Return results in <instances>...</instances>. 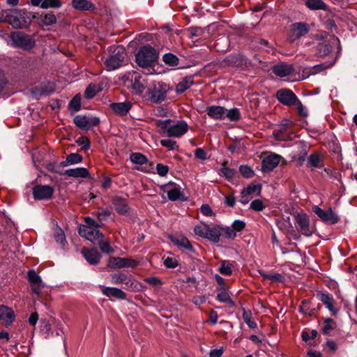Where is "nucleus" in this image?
<instances>
[{
    "label": "nucleus",
    "mask_w": 357,
    "mask_h": 357,
    "mask_svg": "<svg viewBox=\"0 0 357 357\" xmlns=\"http://www.w3.org/2000/svg\"><path fill=\"white\" fill-rule=\"evenodd\" d=\"M296 225L298 230L305 236H310L313 231L310 227V220L305 213L298 214L295 218Z\"/></svg>",
    "instance_id": "obj_14"
},
{
    "label": "nucleus",
    "mask_w": 357,
    "mask_h": 357,
    "mask_svg": "<svg viewBox=\"0 0 357 357\" xmlns=\"http://www.w3.org/2000/svg\"><path fill=\"white\" fill-rule=\"evenodd\" d=\"M194 84L193 77L191 76H187L182 79V80L178 82L176 86L175 91L176 93L181 94L185 92L187 89L190 88Z\"/></svg>",
    "instance_id": "obj_29"
},
{
    "label": "nucleus",
    "mask_w": 357,
    "mask_h": 357,
    "mask_svg": "<svg viewBox=\"0 0 357 357\" xmlns=\"http://www.w3.org/2000/svg\"><path fill=\"white\" fill-rule=\"evenodd\" d=\"M225 117H227L231 121H238L241 119V114L239 109L237 108H233L227 112L226 111Z\"/></svg>",
    "instance_id": "obj_46"
},
{
    "label": "nucleus",
    "mask_w": 357,
    "mask_h": 357,
    "mask_svg": "<svg viewBox=\"0 0 357 357\" xmlns=\"http://www.w3.org/2000/svg\"><path fill=\"white\" fill-rule=\"evenodd\" d=\"M167 197L171 201H176L180 199L181 192L178 188H174L167 191Z\"/></svg>",
    "instance_id": "obj_50"
},
{
    "label": "nucleus",
    "mask_w": 357,
    "mask_h": 357,
    "mask_svg": "<svg viewBox=\"0 0 357 357\" xmlns=\"http://www.w3.org/2000/svg\"><path fill=\"white\" fill-rule=\"evenodd\" d=\"M102 293L107 297H114L117 299L125 300L126 294L120 289L115 287H100Z\"/></svg>",
    "instance_id": "obj_22"
},
{
    "label": "nucleus",
    "mask_w": 357,
    "mask_h": 357,
    "mask_svg": "<svg viewBox=\"0 0 357 357\" xmlns=\"http://www.w3.org/2000/svg\"><path fill=\"white\" fill-rule=\"evenodd\" d=\"M9 24L13 29H26L30 22L22 15V10L19 9H7L0 12V23Z\"/></svg>",
    "instance_id": "obj_1"
},
{
    "label": "nucleus",
    "mask_w": 357,
    "mask_h": 357,
    "mask_svg": "<svg viewBox=\"0 0 357 357\" xmlns=\"http://www.w3.org/2000/svg\"><path fill=\"white\" fill-rule=\"evenodd\" d=\"M275 97L280 103L289 107L294 106L298 100L296 95L289 89H279L276 92Z\"/></svg>",
    "instance_id": "obj_11"
},
{
    "label": "nucleus",
    "mask_w": 357,
    "mask_h": 357,
    "mask_svg": "<svg viewBox=\"0 0 357 357\" xmlns=\"http://www.w3.org/2000/svg\"><path fill=\"white\" fill-rule=\"evenodd\" d=\"M112 204L116 211L120 215H126L129 212V206L126 199L120 197H114Z\"/></svg>",
    "instance_id": "obj_26"
},
{
    "label": "nucleus",
    "mask_w": 357,
    "mask_h": 357,
    "mask_svg": "<svg viewBox=\"0 0 357 357\" xmlns=\"http://www.w3.org/2000/svg\"><path fill=\"white\" fill-rule=\"evenodd\" d=\"M82 253L86 260L90 264H97L100 259L101 255L98 252L96 248H83L82 249Z\"/></svg>",
    "instance_id": "obj_21"
},
{
    "label": "nucleus",
    "mask_w": 357,
    "mask_h": 357,
    "mask_svg": "<svg viewBox=\"0 0 357 357\" xmlns=\"http://www.w3.org/2000/svg\"><path fill=\"white\" fill-rule=\"evenodd\" d=\"M222 234V227L213 225L211 227H209L208 231L207 232L206 239L210 241L217 243L220 241V237Z\"/></svg>",
    "instance_id": "obj_28"
},
{
    "label": "nucleus",
    "mask_w": 357,
    "mask_h": 357,
    "mask_svg": "<svg viewBox=\"0 0 357 357\" xmlns=\"http://www.w3.org/2000/svg\"><path fill=\"white\" fill-rule=\"evenodd\" d=\"M73 122L75 126L79 128L89 129L91 126H97L100 123L98 117L88 118L86 116L77 115Z\"/></svg>",
    "instance_id": "obj_16"
},
{
    "label": "nucleus",
    "mask_w": 357,
    "mask_h": 357,
    "mask_svg": "<svg viewBox=\"0 0 357 357\" xmlns=\"http://www.w3.org/2000/svg\"><path fill=\"white\" fill-rule=\"evenodd\" d=\"M54 91V85L51 82H47L41 86L39 93L40 95L47 96Z\"/></svg>",
    "instance_id": "obj_47"
},
{
    "label": "nucleus",
    "mask_w": 357,
    "mask_h": 357,
    "mask_svg": "<svg viewBox=\"0 0 357 357\" xmlns=\"http://www.w3.org/2000/svg\"><path fill=\"white\" fill-rule=\"evenodd\" d=\"M162 61L167 65L170 66H176L178 64L179 59L176 55L172 53H167L163 55Z\"/></svg>",
    "instance_id": "obj_42"
},
{
    "label": "nucleus",
    "mask_w": 357,
    "mask_h": 357,
    "mask_svg": "<svg viewBox=\"0 0 357 357\" xmlns=\"http://www.w3.org/2000/svg\"><path fill=\"white\" fill-rule=\"evenodd\" d=\"M172 242L178 248H184L191 253H195V249L188 239L184 236H179L178 237L171 238Z\"/></svg>",
    "instance_id": "obj_23"
},
{
    "label": "nucleus",
    "mask_w": 357,
    "mask_h": 357,
    "mask_svg": "<svg viewBox=\"0 0 357 357\" xmlns=\"http://www.w3.org/2000/svg\"><path fill=\"white\" fill-rule=\"evenodd\" d=\"M266 207L264 202L259 199L253 200L250 205V208L257 212L263 211Z\"/></svg>",
    "instance_id": "obj_48"
},
{
    "label": "nucleus",
    "mask_w": 357,
    "mask_h": 357,
    "mask_svg": "<svg viewBox=\"0 0 357 357\" xmlns=\"http://www.w3.org/2000/svg\"><path fill=\"white\" fill-rule=\"evenodd\" d=\"M169 167L167 166V165H165L163 164H161V163H158L156 165V170H157V173L160 176H165L167 174L168 172H169Z\"/></svg>",
    "instance_id": "obj_63"
},
{
    "label": "nucleus",
    "mask_w": 357,
    "mask_h": 357,
    "mask_svg": "<svg viewBox=\"0 0 357 357\" xmlns=\"http://www.w3.org/2000/svg\"><path fill=\"white\" fill-rule=\"evenodd\" d=\"M317 331L316 330H312L310 333L307 331H303L301 334L302 340L305 342H307L310 340H313L317 336Z\"/></svg>",
    "instance_id": "obj_59"
},
{
    "label": "nucleus",
    "mask_w": 357,
    "mask_h": 357,
    "mask_svg": "<svg viewBox=\"0 0 357 357\" xmlns=\"http://www.w3.org/2000/svg\"><path fill=\"white\" fill-rule=\"evenodd\" d=\"M171 120L167 119L160 121L158 126L161 128L163 132L166 133L168 137H179L187 132L188 126L184 121H177L174 125H170Z\"/></svg>",
    "instance_id": "obj_4"
},
{
    "label": "nucleus",
    "mask_w": 357,
    "mask_h": 357,
    "mask_svg": "<svg viewBox=\"0 0 357 357\" xmlns=\"http://www.w3.org/2000/svg\"><path fill=\"white\" fill-rule=\"evenodd\" d=\"M76 143L79 146H82L81 150L84 151H88L91 147V142L88 137L81 136L76 139Z\"/></svg>",
    "instance_id": "obj_44"
},
{
    "label": "nucleus",
    "mask_w": 357,
    "mask_h": 357,
    "mask_svg": "<svg viewBox=\"0 0 357 357\" xmlns=\"http://www.w3.org/2000/svg\"><path fill=\"white\" fill-rule=\"evenodd\" d=\"M335 42L340 44V40L338 38L335 36H333L331 39L330 43H320L317 47V52L319 56H326L328 55L332 51V46L331 43H334Z\"/></svg>",
    "instance_id": "obj_27"
},
{
    "label": "nucleus",
    "mask_w": 357,
    "mask_h": 357,
    "mask_svg": "<svg viewBox=\"0 0 357 357\" xmlns=\"http://www.w3.org/2000/svg\"><path fill=\"white\" fill-rule=\"evenodd\" d=\"M231 227L233 228L235 233L236 231H241L245 229V223L242 220H235L232 223Z\"/></svg>",
    "instance_id": "obj_64"
},
{
    "label": "nucleus",
    "mask_w": 357,
    "mask_h": 357,
    "mask_svg": "<svg viewBox=\"0 0 357 357\" xmlns=\"http://www.w3.org/2000/svg\"><path fill=\"white\" fill-rule=\"evenodd\" d=\"M72 5L79 10H91L95 8L94 5L87 0H72Z\"/></svg>",
    "instance_id": "obj_32"
},
{
    "label": "nucleus",
    "mask_w": 357,
    "mask_h": 357,
    "mask_svg": "<svg viewBox=\"0 0 357 357\" xmlns=\"http://www.w3.org/2000/svg\"><path fill=\"white\" fill-rule=\"evenodd\" d=\"M310 31V26L305 22H295L290 25L287 40L293 43Z\"/></svg>",
    "instance_id": "obj_8"
},
{
    "label": "nucleus",
    "mask_w": 357,
    "mask_h": 357,
    "mask_svg": "<svg viewBox=\"0 0 357 357\" xmlns=\"http://www.w3.org/2000/svg\"><path fill=\"white\" fill-rule=\"evenodd\" d=\"M281 156L276 153H271L262 160L261 170L264 172H272L280 163Z\"/></svg>",
    "instance_id": "obj_15"
},
{
    "label": "nucleus",
    "mask_w": 357,
    "mask_h": 357,
    "mask_svg": "<svg viewBox=\"0 0 357 357\" xmlns=\"http://www.w3.org/2000/svg\"><path fill=\"white\" fill-rule=\"evenodd\" d=\"M144 281L153 287H158L162 284V280L158 277L145 278Z\"/></svg>",
    "instance_id": "obj_56"
},
{
    "label": "nucleus",
    "mask_w": 357,
    "mask_h": 357,
    "mask_svg": "<svg viewBox=\"0 0 357 357\" xmlns=\"http://www.w3.org/2000/svg\"><path fill=\"white\" fill-rule=\"evenodd\" d=\"M65 175L73 178H87L89 176V172L86 168L77 167L74 169H69L66 170Z\"/></svg>",
    "instance_id": "obj_30"
},
{
    "label": "nucleus",
    "mask_w": 357,
    "mask_h": 357,
    "mask_svg": "<svg viewBox=\"0 0 357 357\" xmlns=\"http://www.w3.org/2000/svg\"><path fill=\"white\" fill-rule=\"evenodd\" d=\"M160 144L162 146L167 148L169 150H174L178 148L176 142L169 139L160 140Z\"/></svg>",
    "instance_id": "obj_55"
},
{
    "label": "nucleus",
    "mask_w": 357,
    "mask_h": 357,
    "mask_svg": "<svg viewBox=\"0 0 357 357\" xmlns=\"http://www.w3.org/2000/svg\"><path fill=\"white\" fill-rule=\"evenodd\" d=\"M10 38L15 47L21 48L29 51L36 45V40L33 36L21 31H13L10 33Z\"/></svg>",
    "instance_id": "obj_5"
},
{
    "label": "nucleus",
    "mask_w": 357,
    "mask_h": 357,
    "mask_svg": "<svg viewBox=\"0 0 357 357\" xmlns=\"http://www.w3.org/2000/svg\"><path fill=\"white\" fill-rule=\"evenodd\" d=\"M164 265L166 268H174L178 265V262L176 259L167 257L164 259Z\"/></svg>",
    "instance_id": "obj_62"
},
{
    "label": "nucleus",
    "mask_w": 357,
    "mask_h": 357,
    "mask_svg": "<svg viewBox=\"0 0 357 357\" xmlns=\"http://www.w3.org/2000/svg\"><path fill=\"white\" fill-rule=\"evenodd\" d=\"M221 174L226 177V178L231 180L233 178L235 174V171L232 169H230L226 166V162L222 164V168L220 169Z\"/></svg>",
    "instance_id": "obj_51"
},
{
    "label": "nucleus",
    "mask_w": 357,
    "mask_h": 357,
    "mask_svg": "<svg viewBox=\"0 0 357 357\" xmlns=\"http://www.w3.org/2000/svg\"><path fill=\"white\" fill-rule=\"evenodd\" d=\"M62 2L60 0H43L40 7L42 8H60Z\"/></svg>",
    "instance_id": "obj_45"
},
{
    "label": "nucleus",
    "mask_w": 357,
    "mask_h": 357,
    "mask_svg": "<svg viewBox=\"0 0 357 357\" xmlns=\"http://www.w3.org/2000/svg\"><path fill=\"white\" fill-rule=\"evenodd\" d=\"M222 234L227 238L234 239L236 234L234 231L233 228H230L229 227H222Z\"/></svg>",
    "instance_id": "obj_61"
},
{
    "label": "nucleus",
    "mask_w": 357,
    "mask_h": 357,
    "mask_svg": "<svg viewBox=\"0 0 357 357\" xmlns=\"http://www.w3.org/2000/svg\"><path fill=\"white\" fill-rule=\"evenodd\" d=\"M170 87L168 84L162 82H155L151 88L149 89V99L155 104L164 101L167 97Z\"/></svg>",
    "instance_id": "obj_7"
},
{
    "label": "nucleus",
    "mask_w": 357,
    "mask_h": 357,
    "mask_svg": "<svg viewBox=\"0 0 357 357\" xmlns=\"http://www.w3.org/2000/svg\"><path fill=\"white\" fill-rule=\"evenodd\" d=\"M312 209L313 212L320 220L326 224L334 225L340 221V217L332 208H329L328 210H323L318 206H315Z\"/></svg>",
    "instance_id": "obj_9"
},
{
    "label": "nucleus",
    "mask_w": 357,
    "mask_h": 357,
    "mask_svg": "<svg viewBox=\"0 0 357 357\" xmlns=\"http://www.w3.org/2000/svg\"><path fill=\"white\" fill-rule=\"evenodd\" d=\"M273 73L280 77L290 75L294 73V67L292 65L287 63H280L273 67Z\"/></svg>",
    "instance_id": "obj_24"
},
{
    "label": "nucleus",
    "mask_w": 357,
    "mask_h": 357,
    "mask_svg": "<svg viewBox=\"0 0 357 357\" xmlns=\"http://www.w3.org/2000/svg\"><path fill=\"white\" fill-rule=\"evenodd\" d=\"M130 160L134 164L139 165L149 164V167L151 166V162H150L147 157L142 153H132L130 155Z\"/></svg>",
    "instance_id": "obj_33"
},
{
    "label": "nucleus",
    "mask_w": 357,
    "mask_h": 357,
    "mask_svg": "<svg viewBox=\"0 0 357 357\" xmlns=\"http://www.w3.org/2000/svg\"><path fill=\"white\" fill-rule=\"evenodd\" d=\"M234 265L229 261L222 260L220 262V266L218 268L220 273L224 275L229 276L233 273Z\"/></svg>",
    "instance_id": "obj_36"
},
{
    "label": "nucleus",
    "mask_w": 357,
    "mask_h": 357,
    "mask_svg": "<svg viewBox=\"0 0 357 357\" xmlns=\"http://www.w3.org/2000/svg\"><path fill=\"white\" fill-rule=\"evenodd\" d=\"M40 22L43 25L50 26L56 22V17L52 13L40 15Z\"/></svg>",
    "instance_id": "obj_41"
},
{
    "label": "nucleus",
    "mask_w": 357,
    "mask_h": 357,
    "mask_svg": "<svg viewBox=\"0 0 357 357\" xmlns=\"http://www.w3.org/2000/svg\"><path fill=\"white\" fill-rule=\"evenodd\" d=\"M158 59V52L151 45H144L135 54V62L143 68H149Z\"/></svg>",
    "instance_id": "obj_3"
},
{
    "label": "nucleus",
    "mask_w": 357,
    "mask_h": 357,
    "mask_svg": "<svg viewBox=\"0 0 357 357\" xmlns=\"http://www.w3.org/2000/svg\"><path fill=\"white\" fill-rule=\"evenodd\" d=\"M294 105L296 106V109L297 111L298 114L300 116L306 117L307 116V113L305 110V107L302 104V102L299 100L298 98V100L296 101V103H295Z\"/></svg>",
    "instance_id": "obj_58"
},
{
    "label": "nucleus",
    "mask_w": 357,
    "mask_h": 357,
    "mask_svg": "<svg viewBox=\"0 0 357 357\" xmlns=\"http://www.w3.org/2000/svg\"><path fill=\"white\" fill-rule=\"evenodd\" d=\"M97 229L92 228L91 227H80L79 234L86 239L95 243L104 238L102 233Z\"/></svg>",
    "instance_id": "obj_13"
},
{
    "label": "nucleus",
    "mask_w": 357,
    "mask_h": 357,
    "mask_svg": "<svg viewBox=\"0 0 357 357\" xmlns=\"http://www.w3.org/2000/svg\"><path fill=\"white\" fill-rule=\"evenodd\" d=\"M82 160L83 158L80 154L77 153H70L67 155L66 161L62 162V165L67 166L69 165L79 163Z\"/></svg>",
    "instance_id": "obj_37"
},
{
    "label": "nucleus",
    "mask_w": 357,
    "mask_h": 357,
    "mask_svg": "<svg viewBox=\"0 0 357 357\" xmlns=\"http://www.w3.org/2000/svg\"><path fill=\"white\" fill-rule=\"evenodd\" d=\"M126 52L123 46H117L114 48L113 54L105 61L107 70H114L122 66L126 62Z\"/></svg>",
    "instance_id": "obj_6"
},
{
    "label": "nucleus",
    "mask_w": 357,
    "mask_h": 357,
    "mask_svg": "<svg viewBox=\"0 0 357 357\" xmlns=\"http://www.w3.org/2000/svg\"><path fill=\"white\" fill-rule=\"evenodd\" d=\"M239 172L245 178H251L254 176V171L247 165H241L239 167Z\"/></svg>",
    "instance_id": "obj_54"
},
{
    "label": "nucleus",
    "mask_w": 357,
    "mask_h": 357,
    "mask_svg": "<svg viewBox=\"0 0 357 357\" xmlns=\"http://www.w3.org/2000/svg\"><path fill=\"white\" fill-rule=\"evenodd\" d=\"M317 297L331 312L333 315L337 314V309L335 307V300L332 296L321 291H318Z\"/></svg>",
    "instance_id": "obj_19"
},
{
    "label": "nucleus",
    "mask_w": 357,
    "mask_h": 357,
    "mask_svg": "<svg viewBox=\"0 0 357 357\" xmlns=\"http://www.w3.org/2000/svg\"><path fill=\"white\" fill-rule=\"evenodd\" d=\"M54 191V188L50 185H37L33 188V196L36 200L50 199Z\"/></svg>",
    "instance_id": "obj_12"
},
{
    "label": "nucleus",
    "mask_w": 357,
    "mask_h": 357,
    "mask_svg": "<svg viewBox=\"0 0 357 357\" xmlns=\"http://www.w3.org/2000/svg\"><path fill=\"white\" fill-rule=\"evenodd\" d=\"M227 109L222 106L213 105L206 108V112L208 116L215 120L223 119L225 117Z\"/></svg>",
    "instance_id": "obj_25"
},
{
    "label": "nucleus",
    "mask_w": 357,
    "mask_h": 357,
    "mask_svg": "<svg viewBox=\"0 0 357 357\" xmlns=\"http://www.w3.org/2000/svg\"><path fill=\"white\" fill-rule=\"evenodd\" d=\"M243 312L242 317L244 321L250 328H256L257 324L254 320L251 311L245 310V309H243Z\"/></svg>",
    "instance_id": "obj_39"
},
{
    "label": "nucleus",
    "mask_w": 357,
    "mask_h": 357,
    "mask_svg": "<svg viewBox=\"0 0 357 357\" xmlns=\"http://www.w3.org/2000/svg\"><path fill=\"white\" fill-rule=\"evenodd\" d=\"M139 265V262L130 258H122L119 257H110L108 259L107 266L113 269H120L123 268H135Z\"/></svg>",
    "instance_id": "obj_10"
},
{
    "label": "nucleus",
    "mask_w": 357,
    "mask_h": 357,
    "mask_svg": "<svg viewBox=\"0 0 357 357\" xmlns=\"http://www.w3.org/2000/svg\"><path fill=\"white\" fill-rule=\"evenodd\" d=\"M96 94V86L89 84L85 90L84 96L87 99L93 98Z\"/></svg>",
    "instance_id": "obj_60"
},
{
    "label": "nucleus",
    "mask_w": 357,
    "mask_h": 357,
    "mask_svg": "<svg viewBox=\"0 0 357 357\" xmlns=\"http://www.w3.org/2000/svg\"><path fill=\"white\" fill-rule=\"evenodd\" d=\"M110 278L112 283L114 284H123L126 288H132L134 284L132 277L123 272L111 274Z\"/></svg>",
    "instance_id": "obj_17"
},
{
    "label": "nucleus",
    "mask_w": 357,
    "mask_h": 357,
    "mask_svg": "<svg viewBox=\"0 0 357 357\" xmlns=\"http://www.w3.org/2000/svg\"><path fill=\"white\" fill-rule=\"evenodd\" d=\"M305 6L310 10H326L327 5L322 0H306Z\"/></svg>",
    "instance_id": "obj_35"
},
{
    "label": "nucleus",
    "mask_w": 357,
    "mask_h": 357,
    "mask_svg": "<svg viewBox=\"0 0 357 357\" xmlns=\"http://www.w3.org/2000/svg\"><path fill=\"white\" fill-rule=\"evenodd\" d=\"M122 81L126 86L131 89L136 94H142L148 84L146 75L135 70L126 73L122 77Z\"/></svg>",
    "instance_id": "obj_2"
},
{
    "label": "nucleus",
    "mask_w": 357,
    "mask_h": 357,
    "mask_svg": "<svg viewBox=\"0 0 357 357\" xmlns=\"http://www.w3.org/2000/svg\"><path fill=\"white\" fill-rule=\"evenodd\" d=\"M261 184H255L252 183L250 185H248L246 188H244L242 190L243 191V193H245L248 195L254 194L257 190L258 192L257 195H259L261 193Z\"/></svg>",
    "instance_id": "obj_43"
},
{
    "label": "nucleus",
    "mask_w": 357,
    "mask_h": 357,
    "mask_svg": "<svg viewBox=\"0 0 357 357\" xmlns=\"http://www.w3.org/2000/svg\"><path fill=\"white\" fill-rule=\"evenodd\" d=\"M307 165L316 168L322 167L324 166V162L319 153H314L311 154L308 158Z\"/></svg>",
    "instance_id": "obj_34"
},
{
    "label": "nucleus",
    "mask_w": 357,
    "mask_h": 357,
    "mask_svg": "<svg viewBox=\"0 0 357 357\" xmlns=\"http://www.w3.org/2000/svg\"><path fill=\"white\" fill-rule=\"evenodd\" d=\"M13 310L4 305H0V323L6 327L9 326L15 320Z\"/></svg>",
    "instance_id": "obj_18"
},
{
    "label": "nucleus",
    "mask_w": 357,
    "mask_h": 357,
    "mask_svg": "<svg viewBox=\"0 0 357 357\" xmlns=\"http://www.w3.org/2000/svg\"><path fill=\"white\" fill-rule=\"evenodd\" d=\"M132 105L130 102L126 101L112 103L109 105V107L116 114L123 116L129 112Z\"/></svg>",
    "instance_id": "obj_20"
},
{
    "label": "nucleus",
    "mask_w": 357,
    "mask_h": 357,
    "mask_svg": "<svg viewBox=\"0 0 357 357\" xmlns=\"http://www.w3.org/2000/svg\"><path fill=\"white\" fill-rule=\"evenodd\" d=\"M27 279L31 284L42 283L41 278L33 269H31L27 272Z\"/></svg>",
    "instance_id": "obj_52"
},
{
    "label": "nucleus",
    "mask_w": 357,
    "mask_h": 357,
    "mask_svg": "<svg viewBox=\"0 0 357 357\" xmlns=\"http://www.w3.org/2000/svg\"><path fill=\"white\" fill-rule=\"evenodd\" d=\"M335 321L333 319L326 318L324 321V326L321 331L324 335H328L331 331L335 328Z\"/></svg>",
    "instance_id": "obj_40"
},
{
    "label": "nucleus",
    "mask_w": 357,
    "mask_h": 357,
    "mask_svg": "<svg viewBox=\"0 0 357 357\" xmlns=\"http://www.w3.org/2000/svg\"><path fill=\"white\" fill-rule=\"evenodd\" d=\"M218 293L217 294L216 299L218 301L227 303L229 307H235V302L231 298L227 289L218 290Z\"/></svg>",
    "instance_id": "obj_31"
},
{
    "label": "nucleus",
    "mask_w": 357,
    "mask_h": 357,
    "mask_svg": "<svg viewBox=\"0 0 357 357\" xmlns=\"http://www.w3.org/2000/svg\"><path fill=\"white\" fill-rule=\"evenodd\" d=\"M69 107L75 112H77L81 108V98L79 96H75L70 102Z\"/></svg>",
    "instance_id": "obj_53"
},
{
    "label": "nucleus",
    "mask_w": 357,
    "mask_h": 357,
    "mask_svg": "<svg viewBox=\"0 0 357 357\" xmlns=\"http://www.w3.org/2000/svg\"><path fill=\"white\" fill-rule=\"evenodd\" d=\"M209 225L201 222L199 224L194 227V232L196 235L206 238L207 237V232L208 231Z\"/></svg>",
    "instance_id": "obj_38"
},
{
    "label": "nucleus",
    "mask_w": 357,
    "mask_h": 357,
    "mask_svg": "<svg viewBox=\"0 0 357 357\" xmlns=\"http://www.w3.org/2000/svg\"><path fill=\"white\" fill-rule=\"evenodd\" d=\"M98 243L100 250L104 253L109 254L114 251L110 246L109 241H103L102 239H100L98 241Z\"/></svg>",
    "instance_id": "obj_49"
},
{
    "label": "nucleus",
    "mask_w": 357,
    "mask_h": 357,
    "mask_svg": "<svg viewBox=\"0 0 357 357\" xmlns=\"http://www.w3.org/2000/svg\"><path fill=\"white\" fill-rule=\"evenodd\" d=\"M188 31L189 33L190 38H193L194 37H200L204 33L202 29L200 27H190L188 29Z\"/></svg>",
    "instance_id": "obj_57"
}]
</instances>
